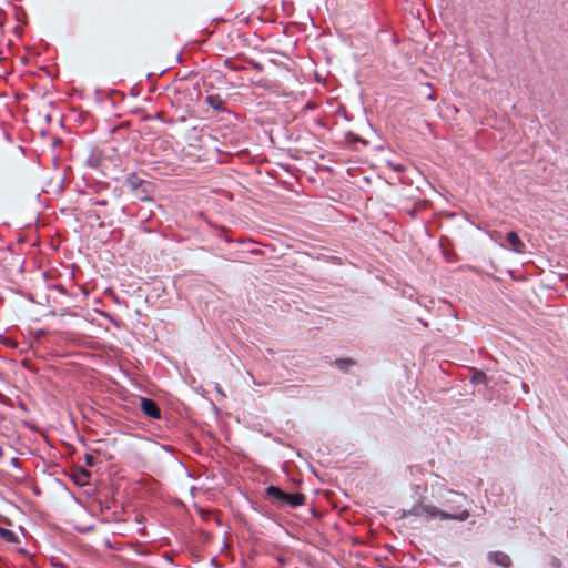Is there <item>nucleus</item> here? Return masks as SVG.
Segmentation results:
<instances>
[{
	"label": "nucleus",
	"instance_id": "10",
	"mask_svg": "<svg viewBox=\"0 0 568 568\" xmlns=\"http://www.w3.org/2000/svg\"><path fill=\"white\" fill-rule=\"evenodd\" d=\"M485 379H486V375L483 372H477L473 376V381H475V382H484Z\"/></svg>",
	"mask_w": 568,
	"mask_h": 568
},
{
	"label": "nucleus",
	"instance_id": "9",
	"mask_svg": "<svg viewBox=\"0 0 568 568\" xmlns=\"http://www.w3.org/2000/svg\"><path fill=\"white\" fill-rule=\"evenodd\" d=\"M354 361L351 359V358H346V359H337L336 361V365L341 368V369H346L348 366H352L354 365Z\"/></svg>",
	"mask_w": 568,
	"mask_h": 568
},
{
	"label": "nucleus",
	"instance_id": "11",
	"mask_svg": "<svg viewBox=\"0 0 568 568\" xmlns=\"http://www.w3.org/2000/svg\"><path fill=\"white\" fill-rule=\"evenodd\" d=\"M84 460L87 466L89 467H92L94 465V457L92 455L87 454Z\"/></svg>",
	"mask_w": 568,
	"mask_h": 568
},
{
	"label": "nucleus",
	"instance_id": "6",
	"mask_svg": "<svg viewBox=\"0 0 568 568\" xmlns=\"http://www.w3.org/2000/svg\"><path fill=\"white\" fill-rule=\"evenodd\" d=\"M506 240H507L510 248L514 252H516L518 254L524 253L525 244H524V242L520 240L519 235L515 231L508 232L507 235H506Z\"/></svg>",
	"mask_w": 568,
	"mask_h": 568
},
{
	"label": "nucleus",
	"instance_id": "3",
	"mask_svg": "<svg viewBox=\"0 0 568 568\" xmlns=\"http://www.w3.org/2000/svg\"><path fill=\"white\" fill-rule=\"evenodd\" d=\"M448 495L450 498L446 499L444 506L445 514L460 515L463 513L467 514L466 520L470 517V513L467 508H463V506L468 501V498L465 494L449 490Z\"/></svg>",
	"mask_w": 568,
	"mask_h": 568
},
{
	"label": "nucleus",
	"instance_id": "4",
	"mask_svg": "<svg viewBox=\"0 0 568 568\" xmlns=\"http://www.w3.org/2000/svg\"><path fill=\"white\" fill-rule=\"evenodd\" d=\"M140 406L141 410L145 416L151 417L153 419L161 418V410L153 399L142 397Z\"/></svg>",
	"mask_w": 568,
	"mask_h": 568
},
{
	"label": "nucleus",
	"instance_id": "7",
	"mask_svg": "<svg viewBox=\"0 0 568 568\" xmlns=\"http://www.w3.org/2000/svg\"><path fill=\"white\" fill-rule=\"evenodd\" d=\"M205 102L217 112H223L226 110L225 100H223L219 94L207 95L205 98Z\"/></svg>",
	"mask_w": 568,
	"mask_h": 568
},
{
	"label": "nucleus",
	"instance_id": "12",
	"mask_svg": "<svg viewBox=\"0 0 568 568\" xmlns=\"http://www.w3.org/2000/svg\"><path fill=\"white\" fill-rule=\"evenodd\" d=\"M82 474L85 476V477H89L90 476V473L87 471V470H82Z\"/></svg>",
	"mask_w": 568,
	"mask_h": 568
},
{
	"label": "nucleus",
	"instance_id": "2",
	"mask_svg": "<svg viewBox=\"0 0 568 568\" xmlns=\"http://www.w3.org/2000/svg\"><path fill=\"white\" fill-rule=\"evenodd\" d=\"M266 494L270 498L275 499L281 503L283 506H288L291 508H297L303 506L306 501V496L302 493H285L280 487L270 486L266 488Z\"/></svg>",
	"mask_w": 568,
	"mask_h": 568
},
{
	"label": "nucleus",
	"instance_id": "5",
	"mask_svg": "<svg viewBox=\"0 0 568 568\" xmlns=\"http://www.w3.org/2000/svg\"><path fill=\"white\" fill-rule=\"evenodd\" d=\"M487 559L495 564L496 566L503 567V568H510L513 565L511 558L504 551L497 550V551H490L487 555Z\"/></svg>",
	"mask_w": 568,
	"mask_h": 568
},
{
	"label": "nucleus",
	"instance_id": "8",
	"mask_svg": "<svg viewBox=\"0 0 568 568\" xmlns=\"http://www.w3.org/2000/svg\"><path fill=\"white\" fill-rule=\"evenodd\" d=\"M0 537L3 538L8 542L17 541V535L7 528L0 527Z\"/></svg>",
	"mask_w": 568,
	"mask_h": 568
},
{
	"label": "nucleus",
	"instance_id": "1",
	"mask_svg": "<svg viewBox=\"0 0 568 568\" xmlns=\"http://www.w3.org/2000/svg\"><path fill=\"white\" fill-rule=\"evenodd\" d=\"M409 516L423 518L425 520H432L435 518H439L440 520H457V521H466L467 514L463 513L460 515L445 514L444 509H440L434 505L425 504L423 500L414 504L409 509H403L400 518H406Z\"/></svg>",
	"mask_w": 568,
	"mask_h": 568
}]
</instances>
